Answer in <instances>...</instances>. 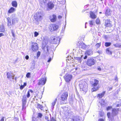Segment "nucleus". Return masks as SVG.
<instances>
[{
    "mask_svg": "<svg viewBox=\"0 0 121 121\" xmlns=\"http://www.w3.org/2000/svg\"><path fill=\"white\" fill-rule=\"evenodd\" d=\"M99 81L96 79H94V82L91 83V86L93 87L91 89V91L93 92L98 90L100 87L99 85Z\"/></svg>",
    "mask_w": 121,
    "mask_h": 121,
    "instance_id": "obj_1",
    "label": "nucleus"
},
{
    "mask_svg": "<svg viewBox=\"0 0 121 121\" xmlns=\"http://www.w3.org/2000/svg\"><path fill=\"white\" fill-rule=\"evenodd\" d=\"M119 109L118 108H113L112 110V114H111L110 112H108L107 113L108 118L112 119L114 118V117L117 115L118 113Z\"/></svg>",
    "mask_w": 121,
    "mask_h": 121,
    "instance_id": "obj_2",
    "label": "nucleus"
},
{
    "mask_svg": "<svg viewBox=\"0 0 121 121\" xmlns=\"http://www.w3.org/2000/svg\"><path fill=\"white\" fill-rule=\"evenodd\" d=\"M68 96V93L65 92L63 93L60 96V103L62 104H66V101H67Z\"/></svg>",
    "mask_w": 121,
    "mask_h": 121,
    "instance_id": "obj_3",
    "label": "nucleus"
},
{
    "mask_svg": "<svg viewBox=\"0 0 121 121\" xmlns=\"http://www.w3.org/2000/svg\"><path fill=\"white\" fill-rule=\"evenodd\" d=\"M87 83L85 81H80V83L79 84V86L81 90L85 92L87 91Z\"/></svg>",
    "mask_w": 121,
    "mask_h": 121,
    "instance_id": "obj_4",
    "label": "nucleus"
},
{
    "mask_svg": "<svg viewBox=\"0 0 121 121\" xmlns=\"http://www.w3.org/2000/svg\"><path fill=\"white\" fill-rule=\"evenodd\" d=\"M96 61L93 58L91 57L87 60L86 65L89 67H91L95 64Z\"/></svg>",
    "mask_w": 121,
    "mask_h": 121,
    "instance_id": "obj_5",
    "label": "nucleus"
},
{
    "mask_svg": "<svg viewBox=\"0 0 121 121\" xmlns=\"http://www.w3.org/2000/svg\"><path fill=\"white\" fill-rule=\"evenodd\" d=\"M60 40V39L59 37L54 36L51 38V43L55 44H58Z\"/></svg>",
    "mask_w": 121,
    "mask_h": 121,
    "instance_id": "obj_6",
    "label": "nucleus"
},
{
    "mask_svg": "<svg viewBox=\"0 0 121 121\" xmlns=\"http://www.w3.org/2000/svg\"><path fill=\"white\" fill-rule=\"evenodd\" d=\"M43 15L40 12L36 13L34 16V18L37 21H41Z\"/></svg>",
    "mask_w": 121,
    "mask_h": 121,
    "instance_id": "obj_7",
    "label": "nucleus"
},
{
    "mask_svg": "<svg viewBox=\"0 0 121 121\" xmlns=\"http://www.w3.org/2000/svg\"><path fill=\"white\" fill-rule=\"evenodd\" d=\"M22 110L26 109V105L27 102V98L26 96L25 95L23 96L22 98Z\"/></svg>",
    "mask_w": 121,
    "mask_h": 121,
    "instance_id": "obj_8",
    "label": "nucleus"
},
{
    "mask_svg": "<svg viewBox=\"0 0 121 121\" xmlns=\"http://www.w3.org/2000/svg\"><path fill=\"white\" fill-rule=\"evenodd\" d=\"M72 76L70 74H66L64 76L65 80L67 82H69L72 78Z\"/></svg>",
    "mask_w": 121,
    "mask_h": 121,
    "instance_id": "obj_9",
    "label": "nucleus"
},
{
    "mask_svg": "<svg viewBox=\"0 0 121 121\" xmlns=\"http://www.w3.org/2000/svg\"><path fill=\"white\" fill-rule=\"evenodd\" d=\"M46 80V78L45 77L41 78L39 80L38 82V85H44L45 83Z\"/></svg>",
    "mask_w": 121,
    "mask_h": 121,
    "instance_id": "obj_10",
    "label": "nucleus"
},
{
    "mask_svg": "<svg viewBox=\"0 0 121 121\" xmlns=\"http://www.w3.org/2000/svg\"><path fill=\"white\" fill-rule=\"evenodd\" d=\"M104 25L106 27H111L112 26L111 22L108 20H106L105 21Z\"/></svg>",
    "mask_w": 121,
    "mask_h": 121,
    "instance_id": "obj_11",
    "label": "nucleus"
},
{
    "mask_svg": "<svg viewBox=\"0 0 121 121\" xmlns=\"http://www.w3.org/2000/svg\"><path fill=\"white\" fill-rule=\"evenodd\" d=\"M71 121H81V118L78 116H73L71 119Z\"/></svg>",
    "mask_w": 121,
    "mask_h": 121,
    "instance_id": "obj_12",
    "label": "nucleus"
},
{
    "mask_svg": "<svg viewBox=\"0 0 121 121\" xmlns=\"http://www.w3.org/2000/svg\"><path fill=\"white\" fill-rule=\"evenodd\" d=\"M93 53V51L92 50L89 49L85 51V54L88 56H90L92 55Z\"/></svg>",
    "mask_w": 121,
    "mask_h": 121,
    "instance_id": "obj_13",
    "label": "nucleus"
},
{
    "mask_svg": "<svg viewBox=\"0 0 121 121\" xmlns=\"http://www.w3.org/2000/svg\"><path fill=\"white\" fill-rule=\"evenodd\" d=\"M105 93L106 91H104L102 93L97 94V97L99 99H101L104 96Z\"/></svg>",
    "mask_w": 121,
    "mask_h": 121,
    "instance_id": "obj_14",
    "label": "nucleus"
},
{
    "mask_svg": "<svg viewBox=\"0 0 121 121\" xmlns=\"http://www.w3.org/2000/svg\"><path fill=\"white\" fill-rule=\"evenodd\" d=\"M50 18L51 22H54L56 20V16L54 15L52 16H50Z\"/></svg>",
    "mask_w": 121,
    "mask_h": 121,
    "instance_id": "obj_15",
    "label": "nucleus"
},
{
    "mask_svg": "<svg viewBox=\"0 0 121 121\" xmlns=\"http://www.w3.org/2000/svg\"><path fill=\"white\" fill-rule=\"evenodd\" d=\"M48 43V39L46 37H44L43 41V45H46Z\"/></svg>",
    "mask_w": 121,
    "mask_h": 121,
    "instance_id": "obj_16",
    "label": "nucleus"
},
{
    "mask_svg": "<svg viewBox=\"0 0 121 121\" xmlns=\"http://www.w3.org/2000/svg\"><path fill=\"white\" fill-rule=\"evenodd\" d=\"M112 11L108 8L105 12V14L107 16H109L111 15Z\"/></svg>",
    "mask_w": 121,
    "mask_h": 121,
    "instance_id": "obj_17",
    "label": "nucleus"
},
{
    "mask_svg": "<svg viewBox=\"0 0 121 121\" xmlns=\"http://www.w3.org/2000/svg\"><path fill=\"white\" fill-rule=\"evenodd\" d=\"M48 8L50 9H52L54 7V5L53 3L51 2L49 3L48 4Z\"/></svg>",
    "mask_w": 121,
    "mask_h": 121,
    "instance_id": "obj_18",
    "label": "nucleus"
},
{
    "mask_svg": "<svg viewBox=\"0 0 121 121\" xmlns=\"http://www.w3.org/2000/svg\"><path fill=\"white\" fill-rule=\"evenodd\" d=\"M18 21V19L16 17L13 18L12 22L13 24H15L16 23H17Z\"/></svg>",
    "mask_w": 121,
    "mask_h": 121,
    "instance_id": "obj_19",
    "label": "nucleus"
},
{
    "mask_svg": "<svg viewBox=\"0 0 121 121\" xmlns=\"http://www.w3.org/2000/svg\"><path fill=\"white\" fill-rule=\"evenodd\" d=\"M111 50L112 48H107L106 51V53L109 55H111L112 54Z\"/></svg>",
    "mask_w": 121,
    "mask_h": 121,
    "instance_id": "obj_20",
    "label": "nucleus"
},
{
    "mask_svg": "<svg viewBox=\"0 0 121 121\" xmlns=\"http://www.w3.org/2000/svg\"><path fill=\"white\" fill-rule=\"evenodd\" d=\"M82 56L83 55H81L80 57H76L74 58L78 62L81 63L82 61Z\"/></svg>",
    "mask_w": 121,
    "mask_h": 121,
    "instance_id": "obj_21",
    "label": "nucleus"
},
{
    "mask_svg": "<svg viewBox=\"0 0 121 121\" xmlns=\"http://www.w3.org/2000/svg\"><path fill=\"white\" fill-rule=\"evenodd\" d=\"M90 17L92 19H95L96 18V16L92 12H91L90 13Z\"/></svg>",
    "mask_w": 121,
    "mask_h": 121,
    "instance_id": "obj_22",
    "label": "nucleus"
},
{
    "mask_svg": "<svg viewBox=\"0 0 121 121\" xmlns=\"http://www.w3.org/2000/svg\"><path fill=\"white\" fill-rule=\"evenodd\" d=\"M30 92H31V93H33V91L31 89H29L27 91V93L26 95V97L27 98H29L30 96Z\"/></svg>",
    "mask_w": 121,
    "mask_h": 121,
    "instance_id": "obj_23",
    "label": "nucleus"
},
{
    "mask_svg": "<svg viewBox=\"0 0 121 121\" xmlns=\"http://www.w3.org/2000/svg\"><path fill=\"white\" fill-rule=\"evenodd\" d=\"M16 10V9L13 7H11L9 10L8 12L9 13H14Z\"/></svg>",
    "mask_w": 121,
    "mask_h": 121,
    "instance_id": "obj_24",
    "label": "nucleus"
},
{
    "mask_svg": "<svg viewBox=\"0 0 121 121\" xmlns=\"http://www.w3.org/2000/svg\"><path fill=\"white\" fill-rule=\"evenodd\" d=\"M37 108H39L41 110H43V106L42 105L40 104H39L38 103L37 104Z\"/></svg>",
    "mask_w": 121,
    "mask_h": 121,
    "instance_id": "obj_25",
    "label": "nucleus"
},
{
    "mask_svg": "<svg viewBox=\"0 0 121 121\" xmlns=\"http://www.w3.org/2000/svg\"><path fill=\"white\" fill-rule=\"evenodd\" d=\"M12 6L16 8L17 7V3L15 1H13L12 2Z\"/></svg>",
    "mask_w": 121,
    "mask_h": 121,
    "instance_id": "obj_26",
    "label": "nucleus"
},
{
    "mask_svg": "<svg viewBox=\"0 0 121 121\" xmlns=\"http://www.w3.org/2000/svg\"><path fill=\"white\" fill-rule=\"evenodd\" d=\"M49 28L51 32L54 31V28L53 24H51L50 25L49 27Z\"/></svg>",
    "mask_w": 121,
    "mask_h": 121,
    "instance_id": "obj_27",
    "label": "nucleus"
},
{
    "mask_svg": "<svg viewBox=\"0 0 121 121\" xmlns=\"http://www.w3.org/2000/svg\"><path fill=\"white\" fill-rule=\"evenodd\" d=\"M26 86V82L24 83L23 85H21L20 87V89L22 90V89L24 87Z\"/></svg>",
    "mask_w": 121,
    "mask_h": 121,
    "instance_id": "obj_28",
    "label": "nucleus"
},
{
    "mask_svg": "<svg viewBox=\"0 0 121 121\" xmlns=\"http://www.w3.org/2000/svg\"><path fill=\"white\" fill-rule=\"evenodd\" d=\"M11 76V72H7V77L8 78H10Z\"/></svg>",
    "mask_w": 121,
    "mask_h": 121,
    "instance_id": "obj_29",
    "label": "nucleus"
},
{
    "mask_svg": "<svg viewBox=\"0 0 121 121\" xmlns=\"http://www.w3.org/2000/svg\"><path fill=\"white\" fill-rule=\"evenodd\" d=\"M57 101V99L56 98L55 99L54 101L52 103V107H53V108L54 107V106L55 105Z\"/></svg>",
    "mask_w": 121,
    "mask_h": 121,
    "instance_id": "obj_30",
    "label": "nucleus"
},
{
    "mask_svg": "<svg viewBox=\"0 0 121 121\" xmlns=\"http://www.w3.org/2000/svg\"><path fill=\"white\" fill-rule=\"evenodd\" d=\"M7 20L8 21V25L9 26H10L12 25V23L11 22V20L9 17H8Z\"/></svg>",
    "mask_w": 121,
    "mask_h": 121,
    "instance_id": "obj_31",
    "label": "nucleus"
},
{
    "mask_svg": "<svg viewBox=\"0 0 121 121\" xmlns=\"http://www.w3.org/2000/svg\"><path fill=\"white\" fill-rule=\"evenodd\" d=\"M38 116H37V118H41L42 116H43V115L42 114L40 113H39L37 114Z\"/></svg>",
    "mask_w": 121,
    "mask_h": 121,
    "instance_id": "obj_32",
    "label": "nucleus"
},
{
    "mask_svg": "<svg viewBox=\"0 0 121 121\" xmlns=\"http://www.w3.org/2000/svg\"><path fill=\"white\" fill-rule=\"evenodd\" d=\"M53 27H54V30H56L58 28V26L55 24H53Z\"/></svg>",
    "mask_w": 121,
    "mask_h": 121,
    "instance_id": "obj_33",
    "label": "nucleus"
},
{
    "mask_svg": "<svg viewBox=\"0 0 121 121\" xmlns=\"http://www.w3.org/2000/svg\"><path fill=\"white\" fill-rule=\"evenodd\" d=\"M112 106H108L106 108V110L107 111L110 110L112 109Z\"/></svg>",
    "mask_w": 121,
    "mask_h": 121,
    "instance_id": "obj_34",
    "label": "nucleus"
},
{
    "mask_svg": "<svg viewBox=\"0 0 121 121\" xmlns=\"http://www.w3.org/2000/svg\"><path fill=\"white\" fill-rule=\"evenodd\" d=\"M39 2L41 3H45L46 2V0H39Z\"/></svg>",
    "mask_w": 121,
    "mask_h": 121,
    "instance_id": "obj_35",
    "label": "nucleus"
},
{
    "mask_svg": "<svg viewBox=\"0 0 121 121\" xmlns=\"http://www.w3.org/2000/svg\"><path fill=\"white\" fill-rule=\"evenodd\" d=\"M41 54V52L39 51H38L37 54V57L38 58L39 57L40 55Z\"/></svg>",
    "mask_w": 121,
    "mask_h": 121,
    "instance_id": "obj_36",
    "label": "nucleus"
},
{
    "mask_svg": "<svg viewBox=\"0 0 121 121\" xmlns=\"http://www.w3.org/2000/svg\"><path fill=\"white\" fill-rule=\"evenodd\" d=\"M89 24L91 25H93L94 22L92 20L90 21L89 22Z\"/></svg>",
    "mask_w": 121,
    "mask_h": 121,
    "instance_id": "obj_37",
    "label": "nucleus"
},
{
    "mask_svg": "<svg viewBox=\"0 0 121 121\" xmlns=\"http://www.w3.org/2000/svg\"><path fill=\"white\" fill-rule=\"evenodd\" d=\"M35 37H36L37 36L39 35V33L37 32H35L34 33Z\"/></svg>",
    "mask_w": 121,
    "mask_h": 121,
    "instance_id": "obj_38",
    "label": "nucleus"
},
{
    "mask_svg": "<svg viewBox=\"0 0 121 121\" xmlns=\"http://www.w3.org/2000/svg\"><path fill=\"white\" fill-rule=\"evenodd\" d=\"M96 23L97 24H99L100 23V20L98 19H97L96 20Z\"/></svg>",
    "mask_w": 121,
    "mask_h": 121,
    "instance_id": "obj_39",
    "label": "nucleus"
},
{
    "mask_svg": "<svg viewBox=\"0 0 121 121\" xmlns=\"http://www.w3.org/2000/svg\"><path fill=\"white\" fill-rule=\"evenodd\" d=\"M30 73H27L26 75V77L27 78H29L30 77Z\"/></svg>",
    "mask_w": 121,
    "mask_h": 121,
    "instance_id": "obj_40",
    "label": "nucleus"
},
{
    "mask_svg": "<svg viewBox=\"0 0 121 121\" xmlns=\"http://www.w3.org/2000/svg\"><path fill=\"white\" fill-rule=\"evenodd\" d=\"M111 45V43H105V45Z\"/></svg>",
    "mask_w": 121,
    "mask_h": 121,
    "instance_id": "obj_41",
    "label": "nucleus"
},
{
    "mask_svg": "<svg viewBox=\"0 0 121 121\" xmlns=\"http://www.w3.org/2000/svg\"><path fill=\"white\" fill-rule=\"evenodd\" d=\"M11 33H12V35H13V36L14 37H15V34L14 33V32L12 30L11 31Z\"/></svg>",
    "mask_w": 121,
    "mask_h": 121,
    "instance_id": "obj_42",
    "label": "nucleus"
},
{
    "mask_svg": "<svg viewBox=\"0 0 121 121\" xmlns=\"http://www.w3.org/2000/svg\"><path fill=\"white\" fill-rule=\"evenodd\" d=\"M51 121H56V120L54 117H52L51 119Z\"/></svg>",
    "mask_w": 121,
    "mask_h": 121,
    "instance_id": "obj_43",
    "label": "nucleus"
},
{
    "mask_svg": "<svg viewBox=\"0 0 121 121\" xmlns=\"http://www.w3.org/2000/svg\"><path fill=\"white\" fill-rule=\"evenodd\" d=\"M104 115V114L103 113L101 112L99 114V116L100 117H102Z\"/></svg>",
    "mask_w": 121,
    "mask_h": 121,
    "instance_id": "obj_44",
    "label": "nucleus"
},
{
    "mask_svg": "<svg viewBox=\"0 0 121 121\" xmlns=\"http://www.w3.org/2000/svg\"><path fill=\"white\" fill-rule=\"evenodd\" d=\"M102 51L101 50L100 51H98L97 52L99 54H100L102 53Z\"/></svg>",
    "mask_w": 121,
    "mask_h": 121,
    "instance_id": "obj_45",
    "label": "nucleus"
},
{
    "mask_svg": "<svg viewBox=\"0 0 121 121\" xmlns=\"http://www.w3.org/2000/svg\"><path fill=\"white\" fill-rule=\"evenodd\" d=\"M98 121H104L103 119L100 118L99 119Z\"/></svg>",
    "mask_w": 121,
    "mask_h": 121,
    "instance_id": "obj_46",
    "label": "nucleus"
},
{
    "mask_svg": "<svg viewBox=\"0 0 121 121\" xmlns=\"http://www.w3.org/2000/svg\"><path fill=\"white\" fill-rule=\"evenodd\" d=\"M29 56L28 55H26V56L25 58L26 60H28L29 59Z\"/></svg>",
    "mask_w": 121,
    "mask_h": 121,
    "instance_id": "obj_47",
    "label": "nucleus"
},
{
    "mask_svg": "<svg viewBox=\"0 0 121 121\" xmlns=\"http://www.w3.org/2000/svg\"><path fill=\"white\" fill-rule=\"evenodd\" d=\"M51 60V58H49L48 60L47 61V62H50Z\"/></svg>",
    "mask_w": 121,
    "mask_h": 121,
    "instance_id": "obj_48",
    "label": "nucleus"
},
{
    "mask_svg": "<svg viewBox=\"0 0 121 121\" xmlns=\"http://www.w3.org/2000/svg\"><path fill=\"white\" fill-rule=\"evenodd\" d=\"M36 96L38 97V98H40V99L42 97L41 96L40 97H38V94H37L36 95V96H35V98Z\"/></svg>",
    "mask_w": 121,
    "mask_h": 121,
    "instance_id": "obj_49",
    "label": "nucleus"
},
{
    "mask_svg": "<svg viewBox=\"0 0 121 121\" xmlns=\"http://www.w3.org/2000/svg\"><path fill=\"white\" fill-rule=\"evenodd\" d=\"M4 117H3L1 119L0 121H4Z\"/></svg>",
    "mask_w": 121,
    "mask_h": 121,
    "instance_id": "obj_50",
    "label": "nucleus"
},
{
    "mask_svg": "<svg viewBox=\"0 0 121 121\" xmlns=\"http://www.w3.org/2000/svg\"><path fill=\"white\" fill-rule=\"evenodd\" d=\"M87 55H86L85 56H84V57L83 58V59H86L87 57Z\"/></svg>",
    "mask_w": 121,
    "mask_h": 121,
    "instance_id": "obj_51",
    "label": "nucleus"
},
{
    "mask_svg": "<svg viewBox=\"0 0 121 121\" xmlns=\"http://www.w3.org/2000/svg\"><path fill=\"white\" fill-rule=\"evenodd\" d=\"M45 118L46 120H48L49 118L47 116H46L45 117Z\"/></svg>",
    "mask_w": 121,
    "mask_h": 121,
    "instance_id": "obj_52",
    "label": "nucleus"
},
{
    "mask_svg": "<svg viewBox=\"0 0 121 121\" xmlns=\"http://www.w3.org/2000/svg\"><path fill=\"white\" fill-rule=\"evenodd\" d=\"M62 18V16L60 15H59L58 16V18L59 19H61Z\"/></svg>",
    "mask_w": 121,
    "mask_h": 121,
    "instance_id": "obj_53",
    "label": "nucleus"
},
{
    "mask_svg": "<svg viewBox=\"0 0 121 121\" xmlns=\"http://www.w3.org/2000/svg\"><path fill=\"white\" fill-rule=\"evenodd\" d=\"M4 35V34L2 33H0V37L3 36Z\"/></svg>",
    "mask_w": 121,
    "mask_h": 121,
    "instance_id": "obj_54",
    "label": "nucleus"
},
{
    "mask_svg": "<svg viewBox=\"0 0 121 121\" xmlns=\"http://www.w3.org/2000/svg\"><path fill=\"white\" fill-rule=\"evenodd\" d=\"M112 87H110V88H109V89H108V90L109 91L111 90H112Z\"/></svg>",
    "mask_w": 121,
    "mask_h": 121,
    "instance_id": "obj_55",
    "label": "nucleus"
},
{
    "mask_svg": "<svg viewBox=\"0 0 121 121\" xmlns=\"http://www.w3.org/2000/svg\"><path fill=\"white\" fill-rule=\"evenodd\" d=\"M32 45H35V46H36V45H37V44L36 43H32Z\"/></svg>",
    "mask_w": 121,
    "mask_h": 121,
    "instance_id": "obj_56",
    "label": "nucleus"
},
{
    "mask_svg": "<svg viewBox=\"0 0 121 121\" xmlns=\"http://www.w3.org/2000/svg\"><path fill=\"white\" fill-rule=\"evenodd\" d=\"M14 120H16L17 121H18V119L16 118H15L14 119Z\"/></svg>",
    "mask_w": 121,
    "mask_h": 121,
    "instance_id": "obj_57",
    "label": "nucleus"
},
{
    "mask_svg": "<svg viewBox=\"0 0 121 121\" xmlns=\"http://www.w3.org/2000/svg\"><path fill=\"white\" fill-rule=\"evenodd\" d=\"M98 69L99 70H101V69L100 68H98Z\"/></svg>",
    "mask_w": 121,
    "mask_h": 121,
    "instance_id": "obj_58",
    "label": "nucleus"
},
{
    "mask_svg": "<svg viewBox=\"0 0 121 121\" xmlns=\"http://www.w3.org/2000/svg\"><path fill=\"white\" fill-rule=\"evenodd\" d=\"M120 105L119 104H117L116 105V107H118Z\"/></svg>",
    "mask_w": 121,
    "mask_h": 121,
    "instance_id": "obj_59",
    "label": "nucleus"
},
{
    "mask_svg": "<svg viewBox=\"0 0 121 121\" xmlns=\"http://www.w3.org/2000/svg\"><path fill=\"white\" fill-rule=\"evenodd\" d=\"M120 13H121V8L120 9Z\"/></svg>",
    "mask_w": 121,
    "mask_h": 121,
    "instance_id": "obj_60",
    "label": "nucleus"
},
{
    "mask_svg": "<svg viewBox=\"0 0 121 121\" xmlns=\"http://www.w3.org/2000/svg\"><path fill=\"white\" fill-rule=\"evenodd\" d=\"M34 46H32V48H33V47H34Z\"/></svg>",
    "mask_w": 121,
    "mask_h": 121,
    "instance_id": "obj_61",
    "label": "nucleus"
},
{
    "mask_svg": "<svg viewBox=\"0 0 121 121\" xmlns=\"http://www.w3.org/2000/svg\"><path fill=\"white\" fill-rule=\"evenodd\" d=\"M65 30V28H64V30Z\"/></svg>",
    "mask_w": 121,
    "mask_h": 121,
    "instance_id": "obj_62",
    "label": "nucleus"
},
{
    "mask_svg": "<svg viewBox=\"0 0 121 121\" xmlns=\"http://www.w3.org/2000/svg\"><path fill=\"white\" fill-rule=\"evenodd\" d=\"M85 28H86V25H85Z\"/></svg>",
    "mask_w": 121,
    "mask_h": 121,
    "instance_id": "obj_63",
    "label": "nucleus"
},
{
    "mask_svg": "<svg viewBox=\"0 0 121 121\" xmlns=\"http://www.w3.org/2000/svg\"><path fill=\"white\" fill-rule=\"evenodd\" d=\"M102 13L101 12H99V13Z\"/></svg>",
    "mask_w": 121,
    "mask_h": 121,
    "instance_id": "obj_64",
    "label": "nucleus"
}]
</instances>
